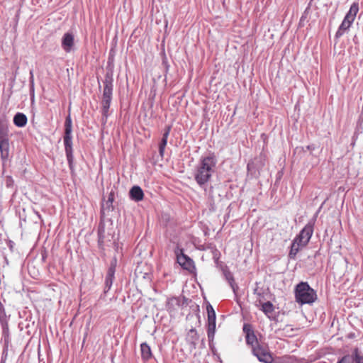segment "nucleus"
<instances>
[{"mask_svg": "<svg viewBox=\"0 0 363 363\" xmlns=\"http://www.w3.org/2000/svg\"><path fill=\"white\" fill-rule=\"evenodd\" d=\"M217 162L214 152H210L200 157L194 170V177L201 188L205 189L210 182Z\"/></svg>", "mask_w": 363, "mask_h": 363, "instance_id": "nucleus-1", "label": "nucleus"}, {"mask_svg": "<svg viewBox=\"0 0 363 363\" xmlns=\"http://www.w3.org/2000/svg\"><path fill=\"white\" fill-rule=\"evenodd\" d=\"M103 94L101 100V113L104 123H106L108 116V110L113 97V77L112 72H107L103 81Z\"/></svg>", "mask_w": 363, "mask_h": 363, "instance_id": "nucleus-2", "label": "nucleus"}, {"mask_svg": "<svg viewBox=\"0 0 363 363\" xmlns=\"http://www.w3.org/2000/svg\"><path fill=\"white\" fill-rule=\"evenodd\" d=\"M63 142L69 168L70 169L71 174H74V164L72 147V121L69 114L66 117L65 121Z\"/></svg>", "mask_w": 363, "mask_h": 363, "instance_id": "nucleus-3", "label": "nucleus"}, {"mask_svg": "<svg viewBox=\"0 0 363 363\" xmlns=\"http://www.w3.org/2000/svg\"><path fill=\"white\" fill-rule=\"evenodd\" d=\"M296 301L301 304H312L317 299L316 291L312 289L308 282L298 283L294 289Z\"/></svg>", "mask_w": 363, "mask_h": 363, "instance_id": "nucleus-4", "label": "nucleus"}, {"mask_svg": "<svg viewBox=\"0 0 363 363\" xmlns=\"http://www.w3.org/2000/svg\"><path fill=\"white\" fill-rule=\"evenodd\" d=\"M10 135L8 122L6 119L0 118V154L3 163L9 157Z\"/></svg>", "mask_w": 363, "mask_h": 363, "instance_id": "nucleus-5", "label": "nucleus"}, {"mask_svg": "<svg viewBox=\"0 0 363 363\" xmlns=\"http://www.w3.org/2000/svg\"><path fill=\"white\" fill-rule=\"evenodd\" d=\"M267 160V156L264 153L261 152L257 157H255L254 160L248 162L247 169L248 172L252 175H257V173H259V171L264 167Z\"/></svg>", "mask_w": 363, "mask_h": 363, "instance_id": "nucleus-6", "label": "nucleus"}, {"mask_svg": "<svg viewBox=\"0 0 363 363\" xmlns=\"http://www.w3.org/2000/svg\"><path fill=\"white\" fill-rule=\"evenodd\" d=\"M314 223V220L309 221L294 238L302 246L305 247L308 243L313 233Z\"/></svg>", "mask_w": 363, "mask_h": 363, "instance_id": "nucleus-7", "label": "nucleus"}, {"mask_svg": "<svg viewBox=\"0 0 363 363\" xmlns=\"http://www.w3.org/2000/svg\"><path fill=\"white\" fill-rule=\"evenodd\" d=\"M208 313L207 335L209 342L213 340L216 332V312L211 304L206 307Z\"/></svg>", "mask_w": 363, "mask_h": 363, "instance_id": "nucleus-8", "label": "nucleus"}, {"mask_svg": "<svg viewBox=\"0 0 363 363\" xmlns=\"http://www.w3.org/2000/svg\"><path fill=\"white\" fill-rule=\"evenodd\" d=\"M252 351V354L257 357L259 362L264 363L273 362V357L268 351L267 347L257 345V346H253Z\"/></svg>", "mask_w": 363, "mask_h": 363, "instance_id": "nucleus-9", "label": "nucleus"}, {"mask_svg": "<svg viewBox=\"0 0 363 363\" xmlns=\"http://www.w3.org/2000/svg\"><path fill=\"white\" fill-rule=\"evenodd\" d=\"M177 260L179 264L184 269L191 270L194 267V261L184 253V250L179 247L175 250Z\"/></svg>", "mask_w": 363, "mask_h": 363, "instance_id": "nucleus-10", "label": "nucleus"}, {"mask_svg": "<svg viewBox=\"0 0 363 363\" xmlns=\"http://www.w3.org/2000/svg\"><path fill=\"white\" fill-rule=\"evenodd\" d=\"M74 46V35L65 33L62 38V48L66 52H69Z\"/></svg>", "mask_w": 363, "mask_h": 363, "instance_id": "nucleus-11", "label": "nucleus"}, {"mask_svg": "<svg viewBox=\"0 0 363 363\" xmlns=\"http://www.w3.org/2000/svg\"><path fill=\"white\" fill-rule=\"evenodd\" d=\"M353 22L348 18L345 17L335 35V39L338 40L342 37L344 33L349 30Z\"/></svg>", "mask_w": 363, "mask_h": 363, "instance_id": "nucleus-12", "label": "nucleus"}, {"mask_svg": "<svg viewBox=\"0 0 363 363\" xmlns=\"http://www.w3.org/2000/svg\"><path fill=\"white\" fill-rule=\"evenodd\" d=\"M223 274L225 279V280L228 282L230 288L232 289L233 293L235 294H237V291L238 290L239 287L237 284V283L235 281L233 274L232 272L226 267L223 269Z\"/></svg>", "mask_w": 363, "mask_h": 363, "instance_id": "nucleus-13", "label": "nucleus"}, {"mask_svg": "<svg viewBox=\"0 0 363 363\" xmlns=\"http://www.w3.org/2000/svg\"><path fill=\"white\" fill-rule=\"evenodd\" d=\"M129 196L133 201L138 202L143 199L144 193L139 186H133L130 189Z\"/></svg>", "mask_w": 363, "mask_h": 363, "instance_id": "nucleus-14", "label": "nucleus"}, {"mask_svg": "<svg viewBox=\"0 0 363 363\" xmlns=\"http://www.w3.org/2000/svg\"><path fill=\"white\" fill-rule=\"evenodd\" d=\"M199 339V336L197 333L196 329H191L186 335V341L190 345L191 349H196L197 345V342Z\"/></svg>", "mask_w": 363, "mask_h": 363, "instance_id": "nucleus-15", "label": "nucleus"}, {"mask_svg": "<svg viewBox=\"0 0 363 363\" xmlns=\"http://www.w3.org/2000/svg\"><path fill=\"white\" fill-rule=\"evenodd\" d=\"M13 122L16 126L23 128L27 124L28 118L24 113L18 112L14 115Z\"/></svg>", "mask_w": 363, "mask_h": 363, "instance_id": "nucleus-16", "label": "nucleus"}, {"mask_svg": "<svg viewBox=\"0 0 363 363\" xmlns=\"http://www.w3.org/2000/svg\"><path fill=\"white\" fill-rule=\"evenodd\" d=\"M141 358L144 362H147L152 357V351L149 345L146 342L140 344Z\"/></svg>", "mask_w": 363, "mask_h": 363, "instance_id": "nucleus-17", "label": "nucleus"}, {"mask_svg": "<svg viewBox=\"0 0 363 363\" xmlns=\"http://www.w3.org/2000/svg\"><path fill=\"white\" fill-rule=\"evenodd\" d=\"M98 246L100 249H104L105 242V226L104 223H99L98 227Z\"/></svg>", "mask_w": 363, "mask_h": 363, "instance_id": "nucleus-18", "label": "nucleus"}, {"mask_svg": "<svg viewBox=\"0 0 363 363\" xmlns=\"http://www.w3.org/2000/svg\"><path fill=\"white\" fill-rule=\"evenodd\" d=\"M114 279L115 272H112L111 271H107L104 282V294H106L111 289Z\"/></svg>", "mask_w": 363, "mask_h": 363, "instance_id": "nucleus-19", "label": "nucleus"}, {"mask_svg": "<svg viewBox=\"0 0 363 363\" xmlns=\"http://www.w3.org/2000/svg\"><path fill=\"white\" fill-rule=\"evenodd\" d=\"M168 304L173 306H177L179 307H183L188 305V298L184 296L182 298L172 297L169 300Z\"/></svg>", "mask_w": 363, "mask_h": 363, "instance_id": "nucleus-20", "label": "nucleus"}, {"mask_svg": "<svg viewBox=\"0 0 363 363\" xmlns=\"http://www.w3.org/2000/svg\"><path fill=\"white\" fill-rule=\"evenodd\" d=\"M262 311L269 319H271L273 316L274 307L272 302L267 301L262 304Z\"/></svg>", "mask_w": 363, "mask_h": 363, "instance_id": "nucleus-21", "label": "nucleus"}, {"mask_svg": "<svg viewBox=\"0 0 363 363\" xmlns=\"http://www.w3.org/2000/svg\"><path fill=\"white\" fill-rule=\"evenodd\" d=\"M304 246H302L301 243H299L298 241H296L295 239L293 240L291 245V250L289 254V256L291 259H295L297 253L299 251L300 248L303 247Z\"/></svg>", "mask_w": 363, "mask_h": 363, "instance_id": "nucleus-22", "label": "nucleus"}, {"mask_svg": "<svg viewBox=\"0 0 363 363\" xmlns=\"http://www.w3.org/2000/svg\"><path fill=\"white\" fill-rule=\"evenodd\" d=\"M359 11V4L358 3H353L348 12L346 13V18H348L350 20L354 21L356 17V15Z\"/></svg>", "mask_w": 363, "mask_h": 363, "instance_id": "nucleus-23", "label": "nucleus"}, {"mask_svg": "<svg viewBox=\"0 0 363 363\" xmlns=\"http://www.w3.org/2000/svg\"><path fill=\"white\" fill-rule=\"evenodd\" d=\"M350 356L352 358V363H363V354L359 348L355 347Z\"/></svg>", "mask_w": 363, "mask_h": 363, "instance_id": "nucleus-24", "label": "nucleus"}, {"mask_svg": "<svg viewBox=\"0 0 363 363\" xmlns=\"http://www.w3.org/2000/svg\"><path fill=\"white\" fill-rule=\"evenodd\" d=\"M114 200L113 194L111 193L108 195V199L106 201L104 204L102 205V210H106L108 211H113V202Z\"/></svg>", "mask_w": 363, "mask_h": 363, "instance_id": "nucleus-25", "label": "nucleus"}, {"mask_svg": "<svg viewBox=\"0 0 363 363\" xmlns=\"http://www.w3.org/2000/svg\"><path fill=\"white\" fill-rule=\"evenodd\" d=\"M245 337L247 344L251 345L252 348L253 347V346H257V345H259L258 343L257 338L255 335V333L247 334V335Z\"/></svg>", "mask_w": 363, "mask_h": 363, "instance_id": "nucleus-26", "label": "nucleus"}, {"mask_svg": "<svg viewBox=\"0 0 363 363\" xmlns=\"http://www.w3.org/2000/svg\"><path fill=\"white\" fill-rule=\"evenodd\" d=\"M167 144V140L165 138H162L159 143V155L162 158L164 155L165 147Z\"/></svg>", "mask_w": 363, "mask_h": 363, "instance_id": "nucleus-27", "label": "nucleus"}, {"mask_svg": "<svg viewBox=\"0 0 363 363\" xmlns=\"http://www.w3.org/2000/svg\"><path fill=\"white\" fill-rule=\"evenodd\" d=\"M117 266V258L116 256H114L110 262V266L108 267V272L111 271L112 272L116 273V269Z\"/></svg>", "mask_w": 363, "mask_h": 363, "instance_id": "nucleus-28", "label": "nucleus"}, {"mask_svg": "<svg viewBox=\"0 0 363 363\" xmlns=\"http://www.w3.org/2000/svg\"><path fill=\"white\" fill-rule=\"evenodd\" d=\"M8 317L6 316L5 317V323H4V321L2 322V321H0V323L1 325V327H2V330H3V334L4 335H6V334H8L9 333V325H8Z\"/></svg>", "mask_w": 363, "mask_h": 363, "instance_id": "nucleus-29", "label": "nucleus"}, {"mask_svg": "<svg viewBox=\"0 0 363 363\" xmlns=\"http://www.w3.org/2000/svg\"><path fill=\"white\" fill-rule=\"evenodd\" d=\"M242 329L246 336L247 335V334H251L254 333V330H252L251 325L247 323L244 324Z\"/></svg>", "mask_w": 363, "mask_h": 363, "instance_id": "nucleus-30", "label": "nucleus"}, {"mask_svg": "<svg viewBox=\"0 0 363 363\" xmlns=\"http://www.w3.org/2000/svg\"><path fill=\"white\" fill-rule=\"evenodd\" d=\"M337 363H352V358L350 355H345Z\"/></svg>", "mask_w": 363, "mask_h": 363, "instance_id": "nucleus-31", "label": "nucleus"}, {"mask_svg": "<svg viewBox=\"0 0 363 363\" xmlns=\"http://www.w3.org/2000/svg\"><path fill=\"white\" fill-rule=\"evenodd\" d=\"M7 316L6 314V311L4 307L1 302L0 301V321L4 322L5 320V317Z\"/></svg>", "mask_w": 363, "mask_h": 363, "instance_id": "nucleus-32", "label": "nucleus"}, {"mask_svg": "<svg viewBox=\"0 0 363 363\" xmlns=\"http://www.w3.org/2000/svg\"><path fill=\"white\" fill-rule=\"evenodd\" d=\"M171 128H172L171 125H167L164 128L162 138H165V139L168 140V137L169 135Z\"/></svg>", "mask_w": 363, "mask_h": 363, "instance_id": "nucleus-33", "label": "nucleus"}, {"mask_svg": "<svg viewBox=\"0 0 363 363\" xmlns=\"http://www.w3.org/2000/svg\"><path fill=\"white\" fill-rule=\"evenodd\" d=\"M30 89L31 91L33 92L34 91V88H33V86H34V79H33V70H30Z\"/></svg>", "mask_w": 363, "mask_h": 363, "instance_id": "nucleus-34", "label": "nucleus"}, {"mask_svg": "<svg viewBox=\"0 0 363 363\" xmlns=\"http://www.w3.org/2000/svg\"><path fill=\"white\" fill-rule=\"evenodd\" d=\"M354 337H355V335H354V333H350V334H348V335H347V337H348L349 339L354 338Z\"/></svg>", "mask_w": 363, "mask_h": 363, "instance_id": "nucleus-35", "label": "nucleus"}, {"mask_svg": "<svg viewBox=\"0 0 363 363\" xmlns=\"http://www.w3.org/2000/svg\"><path fill=\"white\" fill-rule=\"evenodd\" d=\"M46 257H47L46 252L42 253V259H43V261L45 260Z\"/></svg>", "mask_w": 363, "mask_h": 363, "instance_id": "nucleus-36", "label": "nucleus"}, {"mask_svg": "<svg viewBox=\"0 0 363 363\" xmlns=\"http://www.w3.org/2000/svg\"><path fill=\"white\" fill-rule=\"evenodd\" d=\"M163 63H165L166 72H167V71H168V69H169V65H167V62H165L164 61L163 62Z\"/></svg>", "mask_w": 363, "mask_h": 363, "instance_id": "nucleus-37", "label": "nucleus"}, {"mask_svg": "<svg viewBox=\"0 0 363 363\" xmlns=\"http://www.w3.org/2000/svg\"><path fill=\"white\" fill-rule=\"evenodd\" d=\"M114 246H115L116 249H118V244L116 242H114Z\"/></svg>", "mask_w": 363, "mask_h": 363, "instance_id": "nucleus-38", "label": "nucleus"}, {"mask_svg": "<svg viewBox=\"0 0 363 363\" xmlns=\"http://www.w3.org/2000/svg\"><path fill=\"white\" fill-rule=\"evenodd\" d=\"M36 214H37V216H38V218H40V215L38 212L36 213Z\"/></svg>", "mask_w": 363, "mask_h": 363, "instance_id": "nucleus-39", "label": "nucleus"}, {"mask_svg": "<svg viewBox=\"0 0 363 363\" xmlns=\"http://www.w3.org/2000/svg\"><path fill=\"white\" fill-rule=\"evenodd\" d=\"M355 40H357V38H355V37H354L353 39V41H355Z\"/></svg>", "mask_w": 363, "mask_h": 363, "instance_id": "nucleus-40", "label": "nucleus"}, {"mask_svg": "<svg viewBox=\"0 0 363 363\" xmlns=\"http://www.w3.org/2000/svg\"><path fill=\"white\" fill-rule=\"evenodd\" d=\"M355 40H357V38H355V37H354L353 39V41H355Z\"/></svg>", "mask_w": 363, "mask_h": 363, "instance_id": "nucleus-41", "label": "nucleus"}, {"mask_svg": "<svg viewBox=\"0 0 363 363\" xmlns=\"http://www.w3.org/2000/svg\"><path fill=\"white\" fill-rule=\"evenodd\" d=\"M257 289H255V294H257Z\"/></svg>", "mask_w": 363, "mask_h": 363, "instance_id": "nucleus-42", "label": "nucleus"}]
</instances>
